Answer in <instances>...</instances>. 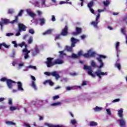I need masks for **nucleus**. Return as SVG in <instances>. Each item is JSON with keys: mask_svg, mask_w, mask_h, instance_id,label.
<instances>
[{"mask_svg": "<svg viewBox=\"0 0 127 127\" xmlns=\"http://www.w3.org/2000/svg\"><path fill=\"white\" fill-rule=\"evenodd\" d=\"M84 69H87V70H88L87 72L88 75H90L91 76L94 77H95L96 76L95 74H93V73H92L93 70L92 69L91 66H88V65H84Z\"/></svg>", "mask_w": 127, "mask_h": 127, "instance_id": "nucleus-5", "label": "nucleus"}, {"mask_svg": "<svg viewBox=\"0 0 127 127\" xmlns=\"http://www.w3.org/2000/svg\"><path fill=\"white\" fill-rule=\"evenodd\" d=\"M68 28L67 26H65L64 28L63 29L61 33V35L62 36H67L68 34Z\"/></svg>", "mask_w": 127, "mask_h": 127, "instance_id": "nucleus-8", "label": "nucleus"}, {"mask_svg": "<svg viewBox=\"0 0 127 127\" xmlns=\"http://www.w3.org/2000/svg\"><path fill=\"white\" fill-rule=\"evenodd\" d=\"M37 13H38V15H41V14H42V12H41V11H40V10H38Z\"/></svg>", "mask_w": 127, "mask_h": 127, "instance_id": "nucleus-61", "label": "nucleus"}, {"mask_svg": "<svg viewBox=\"0 0 127 127\" xmlns=\"http://www.w3.org/2000/svg\"><path fill=\"white\" fill-rule=\"evenodd\" d=\"M71 57L73 59H78V55H76L75 54H72Z\"/></svg>", "mask_w": 127, "mask_h": 127, "instance_id": "nucleus-39", "label": "nucleus"}, {"mask_svg": "<svg viewBox=\"0 0 127 127\" xmlns=\"http://www.w3.org/2000/svg\"><path fill=\"white\" fill-rule=\"evenodd\" d=\"M14 11L13 9H8V14H13Z\"/></svg>", "mask_w": 127, "mask_h": 127, "instance_id": "nucleus-34", "label": "nucleus"}, {"mask_svg": "<svg viewBox=\"0 0 127 127\" xmlns=\"http://www.w3.org/2000/svg\"><path fill=\"white\" fill-rule=\"evenodd\" d=\"M95 74H96L100 79H101L102 76H101V75H108V72H102L101 70H98V71L95 72Z\"/></svg>", "mask_w": 127, "mask_h": 127, "instance_id": "nucleus-7", "label": "nucleus"}, {"mask_svg": "<svg viewBox=\"0 0 127 127\" xmlns=\"http://www.w3.org/2000/svg\"><path fill=\"white\" fill-rule=\"evenodd\" d=\"M98 126L97 123L96 122H90V127H97Z\"/></svg>", "mask_w": 127, "mask_h": 127, "instance_id": "nucleus-24", "label": "nucleus"}, {"mask_svg": "<svg viewBox=\"0 0 127 127\" xmlns=\"http://www.w3.org/2000/svg\"><path fill=\"white\" fill-rule=\"evenodd\" d=\"M3 46V47H4L6 49H9L10 47V45H6L5 43H1V44H0V50L1 49V47Z\"/></svg>", "mask_w": 127, "mask_h": 127, "instance_id": "nucleus-16", "label": "nucleus"}, {"mask_svg": "<svg viewBox=\"0 0 127 127\" xmlns=\"http://www.w3.org/2000/svg\"><path fill=\"white\" fill-rule=\"evenodd\" d=\"M102 108L98 107V106L95 107V108H94L95 112H100L101 111H102Z\"/></svg>", "mask_w": 127, "mask_h": 127, "instance_id": "nucleus-25", "label": "nucleus"}, {"mask_svg": "<svg viewBox=\"0 0 127 127\" xmlns=\"http://www.w3.org/2000/svg\"><path fill=\"white\" fill-rule=\"evenodd\" d=\"M27 12L29 15L31 16V17H34L36 16V14L35 13H33V12H31L30 10H27Z\"/></svg>", "mask_w": 127, "mask_h": 127, "instance_id": "nucleus-19", "label": "nucleus"}, {"mask_svg": "<svg viewBox=\"0 0 127 127\" xmlns=\"http://www.w3.org/2000/svg\"><path fill=\"white\" fill-rule=\"evenodd\" d=\"M26 30V26L24 24L19 23V31L20 32H25Z\"/></svg>", "mask_w": 127, "mask_h": 127, "instance_id": "nucleus-13", "label": "nucleus"}, {"mask_svg": "<svg viewBox=\"0 0 127 127\" xmlns=\"http://www.w3.org/2000/svg\"><path fill=\"white\" fill-rule=\"evenodd\" d=\"M38 53H39V50H38V49L37 48L35 49V52H33V55L34 56H36V55H37V54H38Z\"/></svg>", "mask_w": 127, "mask_h": 127, "instance_id": "nucleus-28", "label": "nucleus"}, {"mask_svg": "<svg viewBox=\"0 0 127 127\" xmlns=\"http://www.w3.org/2000/svg\"><path fill=\"white\" fill-rule=\"evenodd\" d=\"M8 104L9 105H12V99H8Z\"/></svg>", "mask_w": 127, "mask_h": 127, "instance_id": "nucleus-53", "label": "nucleus"}, {"mask_svg": "<svg viewBox=\"0 0 127 127\" xmlns=\"http://www.w3.org/2000/svg\"><path fill=\"white\" fill-rule=\"evenodd\" d=\"M15 110H16V108H15V107H10V111H15Z\"/></svg>", "mask_w": 127, "mask_h": 127, "instance_id": "nucleus-52", "label": "nucleus"}, {"mask_svg": "<svg viewBox=\"0 0 127 127\" xmlns=\"http://www.w3.org/2000/svg\"><path fill=\"white\" fill-rule=\"evenodd\" d=\"M107 57L106 56H103V55H100L99 58H97V60L100 63V65L98 66L99 68H101L104 66V63H103V61L102 59H106Z\"/></svg>", "mask_w": 127, "mask_h": 127, "instance_id": "nucleus-4", "label": "nucleus"}, {"mask_svg": "<svg viewBox=\"0 0 127 127\" xmlns=\"http://www.w3.org/2000/svg\"><path fill=\"white\" fill-rule=\"evenodd\" d=\"M24 45H25V42H22L21 43V44H19L18 45V46H19V47H20L21 48H22V47H23L24 46Z\"/></svg>", "mask_w": 127, "mask_h": 127, "instance_id": "nucleus-42", "label": "nucleus"}, {"mask_svg": "<svg viewBox=\"0 0 127 127\" xmlns=\"http://www.w3.org/2000/svg\"><path fill=\"white\" fill-rule=\"evenodd\" d=\"M121 32L124 35H126L125 28H122Z\"/></svg>", "mask_w": 127, "mask_h": 127, "instance_id": "nucleus-48", "label": "nucleus"}, {"mask_svg": "<svg viewBox=\"0 0 127 127\" xmlns=\"http://www.w3.org/2000/svg\"><path fill=\"white\" fill-rule=\"evenodd\" d=\"M47 83L49 84L50 86H53L54 85V83L52 80H46V81L44 82V84H47Z\"/></svg>", "mask_w": 127, "mask_h": 127, "instance_id": "nucleus-17", "label": "nucleus"}, {"mask_svg": "<svg viewBox=\"0 0 127 127\" xmlns=\"http://www.w3.org/2000/svg\"><path fill=\"white\" fill-rule=\"evenodd\" d=\"M52 21H53V22H54L55 21H56V18L54 15H52Z\"/></svg>", "mask_w": 127, "mask_h": 127, "instance_id": "nucleus-55", "label": "nucleus"}, {"mask_svg": "<svg viewBox=\"0 0 127 127\" xmlns=\"http://www.w3.org/2000/svg\"><path fill=\"white\" fill-rule=\"evenodd\" d=\"M53 58H47V62H45L47 67H51V66H54V65H56V64H62L64 63V61L60 60H56V61L53 63L52 61H53Z\"/></svg>", "mask_w": 127, "mask_h": 127, "instance_id": "nucleus-1", "label": "nucleus"}, {"mask_svg": "<svg viewBox=\"0 0 127 127\" xmlns=\"http://www.w3.org/2000/svg\"><path fill=\"white\" fill-rule=\"evenodd\" d=\"M39 20L40 22V24H41V25H44V24H45L46 20H45V18H40L39 19Z\"/></svg>", "mask_w": 127, "mask_h": 127, "instance_id": "nucleus-22", "label": "nucleus"}, {"mask_svg": "<svg viewBox=\"0 0 127 127\" xmlns=\"http://www.w3.org/2000/svg\"><path fill=\"white\" fill-rule=\"evenodd\" d=\"M120 42H117L116 43V50H117V51H118V50H119V46H120Z\"/></svg>", "mask_w": 127, "mask_h": 127, "instance_id": "nucleus-33", "label": "nucleus"}, {"mask_svg": "<svg viewBox=\"0 0 127 127\" xmlns=\"http://www.w3.org/2000/svg\"><path fill=\"white\" fill-rule=\"evenodd\" d=\"M48 127H62V126H54L53 125H47Z\"/></svg>", "mask_w": 127, "mask_h": 127, "instance_id": "nucleus-44", "label": "nucleus"}, {"mask_svg": "<svg viewBox=\"0 0 127 127\" xmlns=\"http://www.w3.org/2000/svg\"><path fill=\"white\" fill-rule=\"evenodd\" d=\"M92 25H93V26L94 27H98V23L96 21V22H95L94 21H93L91 22Z\"/></svg>", "mask_w": 127, "mask_h": 127, "instance_id": "nucleus-30", "label": "nucleus"}, {"mask_svg": "<svg viewBox=\"0 0 127 127\" xmlns=\"http://www.w3.org/2000/svg\"><path fill=\"white\" fill-rule=\"evenodd\" d=\"M33 37H30V38H29L28 40V44H32V43H33Z\"/></svg>", "mask_w": 127, "mask_h": 127, "instance_id": "nucleus-27", "label": "nucleus"}, {"mask_svg": "<svg viewBox=\"0 0 127 127\" xmlns=\"http://www.w3.org/2000/svg\"><path fill=\"white\" fill-rule=\"evenodd\" d=\"M59 53H60V54H61V55H65V54H64L63 51H60L59 52Z\"/></svg>", "mask_w": 127, "mask_h": 127, "instance_id": "nucleus-62", "label": "nucleus"}, {"mask_svg": "<svg viewBox=\"0 0 127 127\" xmlns=\"http://www.w3.org/2000/svg\"><path fill=\"white\" fill-rule=\"evenodd\" d=\"M61 102H58L57 103H53L51 104V106H58V105H61Z\"/></svg>", "mask_w": 127, "mask_h": 127, "instance_id": "nucleus-36", "label": "nucleus"}, {"mask_svg": "<svg viewBox=\"0 0 127 127\" xmlns=\"http://www.w3.org/2000/svg\"><path fill=\"white\" fill-rule=\"evenodd\" d=\"M87 83L88 82L87 81H82L81 86H85V85H87Z\"/></svg>", "mask_w": 127, "mask_h": 127, "instance_id": "nucleus-45", "label": "nucleus"}, {"mask_svg": "<svg viewBox=\"0 0 127 127\" xmlns=\"http://www.w3.org/2000/svg\"><path fill=\"white\" fill-rule=\"evenodd\" d=\"M25 126L26 127H31V126H30V125L28 124H24Z\"/></svg>", "mask_w": 127, "mask_h": 127, "instance_id": "nucleus-64", "label": "nucleus"}, {"mask_svg": "<svg viewBox=\"0 0 127 127\" xmlns=\"http://www.w3.org/2000/svg\"><path fill=\"white\" fill-rule=\"evenodd\" d=\"M100 13H98V14H97V17H96V21L97 22V21H98L99 18H100Z\"/></svg>", "mask_w": 127, "mask_h": 127, "instance_id": "nucleus-56", "label": "nucleus"}, {"mask_svg": "<svg viewBox=\"0 0 127 127\" xmlns=\"http://www.w3.org/2000/svg\"><path fill=\"white\" fill-rule=\"evenodd\" d=\"M91 65L92 66V67H98L97 65H96L95 62H94V61H92Z\"/></svg>", "mask_w": 127, "mask_h": 127, "instance_id": "nucleus-41", "label": "nucleus"}, {"mask_svg": "<svg viewBox=\"0 0 127 127\" xmlns=\"http://www.w3.org/2000/svg\"><path fill=\"white\" fill-rule=\"evenodd\" d=\"M120 124V127H125L126 125V123L125 121H124L123 119H121L119 121Z\"/></svg>", "mask_w": 127, "mask_h": 127, "instance_id": "nucleus-20", "label": "nucleus"}, {"mask_svg": "<svg viewBox=\"0 0 127 127\" xmlns=\"http://www.w3.org/2000/svg\"><path fill=\"white\" fill-rule=\"evenodd\" d=\"M52 30L51 29L47 30L46 32L43 33V35H46L47 34H51Z\"/></svg>", "mask_w": 127, "mask_h": 127, "instance_id": "nucleus-29", "label": "nucleus"}, {"mask_svg": "<svg viewBox=\"0 0 127 127\" xmlns=\"http://www.w3.org/2000/svg\"><path fill=\"white\" fill-rule=\"evenodd\" d=\"M17 88L19 91H24V89L22 87V83L19 81L17 82Z\"/></svg>", "mask_w": 127, "mask_h": 127, "instance_id": "nucleus-14", "label": "nucleus"}, {"mask_svg": "<svg viewBox=\"0 0 127 127\" xmlns=\"http://www.w3.org/2000/svg\"><path fill=\"white\" fill-rule=\"evenodd\" d=\"M23 12V10H20L18 15L17 16H15V19L11 21L10 23H11L12 24H13L14 23H18V16H22Z\"/></svg>", "mask_w": 127, "mask_h": 127, "instance_id": "nucleus-6", "label": "nucleus"}, {"mask_svg": "<svg viewBox=\"0 0 127 127\" xmlns=\"http://www.w3.org/2000/svg\"><path fill=\"white\" fill-rule=\"evenodd\" d=\"M116 66H117L118 69H119V70H120L121 67V65L120 64H116Z\"/></svg>", "mask_w": 127, "mask_h": 127, "instance_id": "nucleus-54", "label": "nucleus"}, {"mask_svg": "<svg viewBox=\"0 0 127 127\" xmlns=\"http://www.w3.org/2000/svg\"><path fill=\"white\" fill-rule=\"evenodd\" d=\"M93 5H94V2L93 1L89 2V3H88V4H87V6L90 9V11L91 10V8L92 7V6H93Z\"/></svg>", "mask_w": 127, "mask_h": 127, "instance_id": "nucleus-21", "label": "nucleus"}, {"mask_svg": "<svg viewBox=\"0 0 127 127\" xmlns=\"http://www.w3.org/2000/svg\"><path fill=\"white\" fill-rule=\"evenodd\" d=\"M96 55V53L95 52H92L90 55H89V52L87 53V54H84L83 55V57L84 58H90V57H95Z\"/></svg>", "mask_w": 127, "mask_h": 127, "instance_id": "nucleus-12", "label": "nucleus"}, {"mask_svg": "<svg viewBox=\"0 0 127 127\" xmlns=\"http://www.w3.org/2000/svg\"><path fill=\"white\" fill-rule=\"evenodd\" d=\"M72 35H73V36H77V31H76V32H73L72 33Z\"/></svg>", "mask_w": 127, "mask_h": 127, "instance_id": "nucleus-60", "label": "nucleus"}, {"mask_svg": "<svg viewBox=\"0 0 127 127\" xmlns=\"http://www.w3.org/2000/svg\"><path fill=\"white\" fill-rule=\"evenodd\" d=\"M120 99H115V100H114L113 102L115 103H117L118 102H120Z\"/></svg>", "mask_w": 127, "mask_h": 127, "instance_id": "nucleus-57", "label": "nucleus"}, {"mask_svg": "<svg viewBox=\"0 0 127 127\" xmlns=\"http://www.w3.org/2000/svg\"><path fill=\"white\" fill-rule=\"evenodd\" d=\"M20 35H21L20 31V24H18V31L17 33L15 34V36H20Z\"/></svg>", "mask_w": 127, "mask_h": 127, "instance_id": "nucleus-31", "label": "nucleus"}, {"mask_svg": "<svg viewBox=\"0 0 127 127\" xmlns=\"http://www.w3.org/2000/svg\"><path fill=\"white\" fill-rule=\"evenodd\" d=\"M6 83L8 88L11 89V88H12V83H16V82H15V81H13V80H11V79H7Z\"/></svg>", "mask_w": 127, "mask_h": 127, "instance_id": "nucleus-10", "label": "nucleus"}, {"mask_svg": "<svg viewBox=\"0 0 127 127\" xmlns=\"http://www.w3.org/2000/svg\"><path fill=\"white\" fill-rule=\"evenodd\" d=\"M15 52H13L11 57L15 58Z\"/></svg>", "mask_w": 127, "mask_h": 127, "instance_id": "nucleus-58", "label": "nucleus"}, {"mask_svg": "<svg viewBox=\"0 0 127 127\" xmlns=\"http://www.w3.org/2000/svg\"><path fill=\"white\" fill-rule=\"evenodd\" d=\"M9 22H10L8 20V19H6V18L4 19L3 18H1V22L0 21V28H1V30H2L3 24H7Z\"/></svg>", "mask_w": 127, "mask_h": 127, "instance_id": "nucleus-9", "label": "nucleus"}, {"mask_svg": "<svg viewBox=\"0 0 127 127\" xmlns=\"http://www.w3.org/2000/svg\"><path fill=\"white\" fill-rule=\"evenodd\" d=\"M123 109H120L119 111H118V116L120 118H123Z\"/></svg>", "mask_w": 127, "mask_h": 127, "instance_id": "nucleus-18", "label": "nucleus"}, {"mask_svg": "<svg viewBox=\"0 0 127 127\" xmlns=\"http://www.w3.org/2000/svg\"><path fill=\"white\" fill-rule=\"evenodd\" d=\"M29 68H33L34 69H37L36 66H34V65H29Z\"/></svg>", "mask_w": 127, "mask_h": 127, "instance_id": "nucleus-59", "label": "nucleus"}, {"mask_svg": "<svg viewBox=\"0 0 127 127\" xmlns=\"http://www.w3.org/2000/svg\"><path fill=\"white\" fill-rule=\"evenodd\" d=\"M70 124H71L73 126H74L77 124V122L76 120H71L70 121Z\"/></svg>", "mask_w": 127, "mask_h": 127, "instance_id": "nucleus-32", "label": "nucleus"}, {"mask_svg": "<svg viewBox=\"0 0 127 127\" xmlns=\"http://www.w3.org/2000/svg\"><path fill=\"white\" fill-rule=\"evenodd\" d=\"M6 124L8 126H15L16 125V124L13 122H6Z\"/></svg>", "mask_w": 127, "mask_h": 127, "instance_id": "nucleus-26", "label": "nucleus"}, {"mask_svg": "<svg viewBox=\"0 0 127 127\" xmlns=\"http://www.w3.org/2000/svg\"><path fill=\"white\" fill-rule=\"evenodd\" d=\"M76 31L77 32V35H78V34H81V33H82V30L81 28H79V27H76Z\"/></svg>", "mask_w": 127, "mask_h": 127, "instance_id": "nucleus-23", "label": "nucleus"}, {"mask_svg": "<svg viewBox=\"0 0 127 127\" xmlns=\"http://www.w3.org/2000/svg\"><path fill=\"white\" fill-rule=\"evenodd\" d=\"M31 78L32 79L33 81H32L31 86L32 87L35 89L37 90V88L36 87V85L35 84L36 78L33 75L31 76Z\"/></svg>", "mask_w": 127, "mask_h": 127, "instance_id": "nucleus-11", "label": "nucleus"}, {"mask_svg": "<svg viewBox=\"0 0 127 127\" xmlns=\"http://www.w3.org/2000/svg\"><path fill=\"white\" fill-rule=\"evenodd\" d=\"M23 53H25V59H27L29 58V53H30V51H28L27 49H24L23 50Z\"/></svg>", "mask_w": 127, "mask_h": 127, "instance_id": "nucleus-15", "label": "nucleus"}, {"mask_svg": "<svg viewBox=\"0 0 127 127\" xmlns=\"http://www.w3.org/2000/svg\"><path fill=\"white\" fill-rule=\"evenodd\" d=\"M14 34L13 33H7V34H6V36H7V37H10V36H13Z\"/></svg>", "mask_w": 127, "mask_h": 127, "instance_id": "nucleus-47", "label": "nucleus"}, {"mask_svg": "<svg viewBox=\"0 0 127 127\" xmlns=\"http://www.w3.org/2000/svg\"><path fill=\"white\" fill-rule=\"evenodd\" d=\"M0 81H2L3 82H4L5 81H7V78L5 77H3L2 78H1Z\"/></svg>", "mask_w": 127, "mask_h": 127, "instance_id": "nucleus-50", "label": "nucleus"}, {"mask_svg": "<svg viewBox=\"0 0 127 127\" xmlns=\"http://www.w3.org/2000/svg\"><path fill=\"white\" fill-rule=\"evenodd\" d=\"M103 4L104 5H109V2L108 0H106V1H104Z\"/></svg>", "mask_w": 127, "mask_h": 127, "instance_id": "nucleus-51", "label": "nucleus"}, {"mask_svg": "<svg viewBox=\"0 0 127 127\" xmlns=\"http://www.w3.org/2000/svg\"><path fill=\"white\" fill-rule=\"evenodd\" d=\"M106 111L108 115H109V116L111 115V110L110 109H107Z\"/></svg>", "mask_w": 127, "mask_h": 127, "instance_id": "nucleus-43", "label": "nucleus"}, {"mask_svg": "<svg viewBox=\"0 0 127 127\" xmlns=\"http://www.w3.org/2000/svg\"><path fill=\"white\" fill-rule=\"evenodd\" d=\"M78 41V40L72 37L71 39V47H66L67 51L68 52H72L73 48L75 47V44H76L77 42Z\"/></svg>", "mask_w": 127, "mask_h": 127, "instance_id": "nucleus-2", "label": "nucleus"}, {"mask_svg": "<svg viewBox=\"0 0 127 127\" xmlns=\"http://www.w3.org/2000/svg\"><path fill=\"white\" fill-rule=\"evenodd\" d=\"M59 98H60V96H59V95H58L57 96H54L53 100H57V99H59Z\"/></svg>", "mask_w": 127, "mask_h": 127, "instance_id": "nucleus-49", "label": "nucleus"}, {"mask_svg": "<svg viewBox=\"0 0 127 127\" xmlns=\"http://www.w3.org/2000/svg\"><path fill=\"white\" fill-rule=\"evenodd\" d=\"M64 3H69V4H72V2H67V1H61L60 4H64Z\"/></svg>", "mask_w": 127, "mask_h": 127, "instance_id": "nucleus-38", "label": "nucleus"}, {"mask_svg": "<svg viewBox=\"0 0 127 127\" xmlns=\"http://www.w3.org/2000/svg\"><path fill=\"white\" fill-rule=\"evenodd\" d=\"M61 34L60 35H56V37L55 38V41H56V40H60L61 39Z\"/></svg>", "mask_w": 127, "mask_h": 127, "instance_id": "nucleus-37", "label": "nucleus"}, {"mask_svg": "<svg viewBox=\"0 0 127 127\" xmlns=\"http://www.w3.org/2000/svg\"><path fill=\"white\" fill-rule=\"evenodd\" d=\"M12 44H13L14 48H17L18 45H17L16 41H13Z\"/></svg>", "mask_w": 127, "mask_h": 127, "instance_id": "nucleus-35", "label": "nucleus"}, {"mask_svg": "<svg viewBox=\"0 0 127 127\" xmlns=\"http://www.w3.org/2000/svg\"><path fill=\"white\" fill-rule=\"evenodd\" d=\"M29 32V33H30V34H32V35L35 33V31L33 30V29H30Z\"/></svg>", "mask_w": 127, "mask_h": 127, "instance_id": "nucleus-46", "label": "nucleus"}, {"mask_svg": "<svg viewBox=\"0 0 127 127\" xmlns=\"http://www.w3.org/2000/svg\"><path fill=\"white\" fill-rule=\"evenodd\" d=\"M44 74H45V75H47V76H50V75H52V76L55 77L56 80H58L61 77L58 71H53V72H49L48 71H46L44 72Z\"/></svg>", "mask_w": 127, "mask_h": 127, "instance_id": "nucleus-3", "label": "nucleus"}, {"mask_svg": "<svg viewBox=\"0 0 127 127\" xmlns=\"http://www.w3.org/2000/svg\"><path fill=\"white\" fill-rule=\"evenodd\" d=\"M71 89H72V87H67L66 88L67 91H69Z\"/></svg>", "mask_w": 127, "mask_h": 127, "instance_id": "nucleus-63", "label": "nucleus"}, {"mask_svg": "<svg viewBox=\"0 0 127 127\" xmlns=\"http://www.w3.org/2000/svg\"><path fill=\"white\" fill-rule=\"evenodd\" d=\"M81 56H82V51H79L77 54V58H80Z\"/></svg>", "mask_w": 127, "mask_h": 127, "instance_id": "nucleus-40", "label": "nucleus"}]
</instances>
